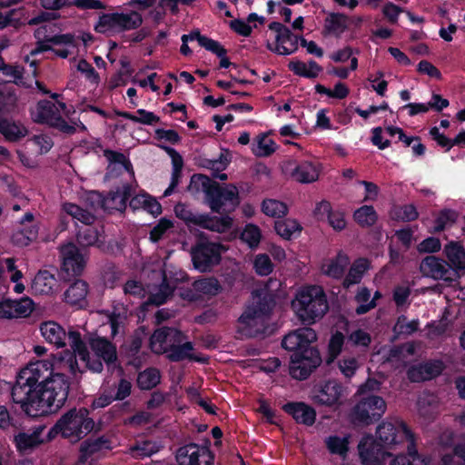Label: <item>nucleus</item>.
Masks as SVG:
<instances>
[{
    "instance_id": "obj_19",
    "label": "nucleus",
    "mask_w": 465,
    "mask_h": 465,
    "mask_svg": "<svg viewBox=\"0 0 465 465\" xmlns=\"http://www.w3.org/2000/svg\"><path fill=\"white\" fill-rule=\"evenodd\" d=\"M221 289V285L216 279L203 278L195 281L192 287L181 295L188 301H198L218 294Z\"/></svg>"
},
{
    "instance_id": "obj_64",
    "label": "nucleus",
    "mask_w": 465,
    "mask_h": 465,
    "mask_svg": "<svg viewBox=\"0 0 465 465\" xmlns=\"http://www.w3.org/2000/svg\"><path fill=\"white\" fill-rule=\"evenodd\" d=\"M403 12V9L396 5L392 2H387L381 9V13L387 21L392 25H396L399 20L400 15Z\"/></svg>"
},
{
    "instance_id": "obj_34",
    "label": "nucleus",
    "mask_w": 465,
    "mask_h": 465,
    "mask_svg": "<svg viewBox=\"0 0 465 465\" xmlns=\"http://www.w3.org/2000/svg\"><path fill=\"white\" fill-rule=\"evenodd\" d=\"M87 293V283L82 280H77L65 291L64 300L72 305L82 306L85 301Z\"/></svg>"
},
{
    "instance_id": "obj_48",
    "label": "nucleus",
    "mask_w": 465,
    "mask_h": 465,
    "mask_svg": "<svg viewBox=\"0 0 465 465\" xmlns=\"http://www.w3.org/2000/svg\"><path fill=\"white\" fill-rule=\"evenodd\" d=\"M324 27L329 34L340 35L347 28V18L341 14H332L326 18Z\"/></svg>"
},
{
    "instance_id": "obj_1",
    "label": "nucleus",
    "mask_w": 465,
    "mask_h": 465,
    "mask_svg": "<svg viewBox=\"0 0 465 465\" xmlns=\"http://www.w3.org/2000/svg\"><path fill=\"white\" fill-rule=\"evenodd\" d=\"M82 372L71 351H63L49 359L31 361L17 375L12 390L13 400L22 404L27 414L42 416L57 411L65 402L69 382L63 371Z\"/></svg>"
},
{
    "instance_id": "obj_4",
    "label": "nucleus",
    "mask_w": 465,
    "mask_h": 465,
    "mask_svg": "<svg viewBox=\"0 0 465 465\" xmlns=\"http://www.w3.org/2000/svg\"><path fill=\"white\" fill-rule=\"evenodd\" d=\"M292 309L302 322L308 325L315 323L329 310L323 289L319 285L300 288L292 301Z\"/></svg>"
},
{
    "instance_id": "obj_44",
    "label": "nucleus",
    "mask_w": 465,
    "mask_h": 465,
    "mask_svg": "<svg viewBox=\"0 0 465 465\" xmlns=\"http://www.w3.org/2000/svg\"><path fill=\"white\" fill-rule=\"evenodd\" d=\"M104 155L110 163L109 169L111 172L118 169L120 172L123 170L129 173L131 175L134 174L132 164L124 154L113 151H105Z\"/></svg>"
},
{
    "instance_id": "obj_52",
    "label": "nucleus",
    "mask_w": 465,
    "mask_h": 465,
    "mask_svg": "<svg viewBox=\"0 0 465 465\" xmlns=\"http://www.w3.org/2000/svg\"><path fill=\"white\" fill-rule=\"evenodd\" d=\"M354 220L361 226H371L377 220V214L372 206L363 205L353 214Z\"/></svg>"
},
{
    "instance_id": "obj_47",
    "label": "nucleus",
    "mask_w": 465,
    "mask_h": 465,
    "mask_svg": "<svg viewBox=\"0 0 465 465\" xmlns=\"http://www.w3.org/2000/svg\"><path fill=\"white\" fill-rule=\"evenodd\" d=\"M110 449V442L106 439H90L82 444L81 452L82 456L88 458V456L102 452L104 450H108Z\"/></svg>"
},
{
    "instance_id": "obj_13",
    "label": "nucleus",
    "mask_w": 465,
    "mask_h": 465,
    "mask_svg": "<svg viewBox=\"0 0 465 465\" xmlns=\"http://www.w3.org/2000/svg\"><path fill=\"white\" fill-rule=\"evenodd\" d=\"M348 396V390L336 380H328L317 384L313 390V401L328 407L341 406Z\"/></svg>"
},
{
    "instance_id": "obj_56",
    "label": "nucleus",
    "mask_w": 465,
    "mask_h": 465,
    "mask_svg": "<svg viewBox=\"0 0 465 465\" xmlns=\"http://www.w3.org/2000/svg\"><path fill=\"white\" fill-rule=\"evenodd\" d=\"M371 292L367 288H361L356 296L355 299L357 302L360 304L356 308V312L358 314H363L369 312L371 309L374 308L376 303L374 302V299L371 300Z\"/></svg>"
},
{
    "instance_id": "obj_12",
    "label": "nucleus",
    "mask_w": 465,
    "mask_h": 465,
    "mask_svg": "<svg viewBox=\"0 0 465 465\" xmlns=\"http://www.w3.org/2000/svg\"><path fill=\"white\" fill-rule=\"evenodd\" d=\"M379 440L388 448L398 450L414 438L412 432L401 420L383 422L377 429Z\"/></svg>"
},
{
    "instance_id": "obj_14",
    "label": "nucleus",
    "mask_w": 465,
    "mask_h": 465,
    "mask_svg": "<svg viewBox=\"0 0 465 465\" xmlns=\"http://www.w3.org/2000/svg\"><path fill=\"white\" fill-rule=\"evenodd\" d=\"M386 411V403L376 395L363 397L353 409V419L369 424L379 420Z\"/></svg>"
},
{
    "instance_id": "obj_2",
    "label": "nucleus",
    "mask_w": 465,
    "mask_h": 465,
    "mask_svg": "<svg viewBox=\"0 0 465 465\" xmlns=\"http://www.w3.org/2000/svg\"><path fill=\"white\" fill-rule=\"evenodd\" d=\"M316 340L315 331L309 327L300 328L283 338L282 347L293 351L291 356L290 374L294 379H306L321 364L320 353L312 346Z\"/></svg>"
},
{
    "instance_id": "obj_63",
    "label": "nucleus",
    "mask_w": 465,
    "mask_h": 465,
    "mask_svg": "<svg viewBox=\"0 0 465 465\" xmlns=\"http://www.w3.org/2000/svg\"><path fill=\"white\" fill-rule=\"evenodd\" d=\"M371 341V335L361 329L353 330L348 335V341L354 346L367 347Z\"/></svg>"
},
{
    "instance_id": "obj_35",
    "label": "nucleus",
    "mask_w": 465,
    "mask_h": 465,
    "mask_svg": "<svg viewBox=\"0 0 465 465\" xmlns=\"http://www.w3.org/2000/svg\"><path fill=\"white\" fill-rule=\"evenodd\" d=\"M130 206L134 210L143 209L154 216L162 213L161 204L154 198L146 193L134 196L130 200Z\"/></svg>"
},
{
    "instance_id": "obj_6",
    "label": "nucleus",
    "mask_w": 465,
    "mask_h": 465,
    "mask_svg": "<svg viewBox=\"0 0 465 465\" xmlns=\"http://www.w3.org/2000/svg\"><path fill=\"white\" fill-rule=\"evenodd\" d=\"M94 422L86 409H73L64 414L47 433V440L57 434L72 442H76L93 430Z\"/></svg>"
},
{
    "instance_id": "obj_49",
    "label": "nucleus",
    "mask_w": 465,
    "mask_h": 465,
    "mask_svg": "<svg viewBox=\"0 0 465 465\" xmlns=\"http://www.w3.org/2000/svg\"><path fill=\"white\" fill-rule=\"evenodd\" d=\"M160 379L159 371L154 368H149L139 373L137 383L142 390H150L160 382Z\"/></svg>"
},
{
    "instance_id": "obj_40",
    "label": "nucleus",
    "mask_w": 465,
    "mask_h": 465,
    "mask_svg": "<svg viewBox=\"0 0 465 465\" xmlns=\"http://www.w3.org/2000/svg\"><path fill=\"white\" fill-rule=\"evenodd\" d=\"M3 266L6 276L14 283V292L17 294L23 293L25 289V284L21 282L23 273L16 269L15 261L13 258H7L4 261Z\"/></svg>"
},
{
    "instance_id": "obj_43",
    "label": "nucleus",
    "mask_w": 465,
    "mask_h": 465,
    "mask_svg": "<svg viewBox=\"0 0 465 465\" xmlns=\"http://www.w3.org/2000/svg\"><path fill=\"white\" fill-rule=\"evenodd\" d=\"M63 211L70 215L73 219L81 222L83 224H91L94 221V214L93 213L87 210H84L74 203H64Z\"/></svg>"
},
{
    "instance_id": "obj_22",
    "label": "nucleus",
    "mask_w": 465,
    "mask_h": 465,
    "mask_svg": "<svg viewBox=\"0 0 465 465\" xmlns=\"http://www.w3.org/2000/svg\"><path fill=\"white\" fill-rule=\"evenodd\" d=\"M45 430V426H38L35 428L31 432H20L15 436L14 441L16 449L20 452H27L33 449L38 447L47 440V434L44 435Z\"/></svg>"
},
{
    "instance_id": "obj_62",
    "label": "nucleus",
    "mask_w": 465,
    "mask_h": 465,
    "mask_svg": "<svg viewBox=\"0 0 465 465\" xmlns=\"http://www.w3.org/2000/svg\"><path fill=\"white\" fill-rule=\"evenodd\" d=\"M173 226L171 220L162 218L158 223L152 229L150 232V239L152 242H158L163 236H164L168 231Z\"/></svg>"
},
{
    "instance_id": "obj_20",
    "label": "nucleus",
    "mask_w": 465,
    "mask_h": 465,
    "mask_svg": "<svg viewBox=\"0 0 465 465\" xmlns=\"http://www.w3.org/2000/svg\"><path fill=\"white\" fill-rule=\"evenodd\" d=\"M132 194V188L130 185H123L115 192L109 193L105 198L102 199L101 195L94 193L92 199L98 200L101 203L102 208L107 211H123L126 207V202Z\"/></svg>"
},
{
    "instance_id": "obj_42",
    "label": "nucleus",
    "mask_w": 465,
    "mask_h": 465,
    "mask_svg": "<svg viewBox=\"0 0 465 465\" xmlns=\"http://www.w3.org/2000/svg\"><path fill=\"white\" fill-rule=\"evenodd\" d=\"M369 269V262L366 259L361 258L356 260L351 265L348 275L344 279L343 284L349 287L352 284L360 282L364 272Z\"/></svg>"
},
{
    "instance_id": "obj_23",
    "label": "nucleus",
    "mask_w": 465,
    "mask_h": 465,
    "mask_svg": "<svg viewBox=\"0 0 465 465\" xmlns=\"http://www.w3.org/2000/svg\"><path fill=\"white\" fill-rule=\"evenodd\" d=\"M33 311V302L29 298L0 302V318L13 319L28 316Z\"/></svg>"
},
{
    "instance_id": "obj_30",
    "label": "nucleus",
    "mask_w": 465,
    "mask_h": 465,
    "mask_svg": "<svg viewBox=\"0 0 465 465\" xmlns=\"http://www.w3.org/2000/svg\"><path fill=\"white\" fill-rule=\"evenodd\" d=\"M283 410L291 414L297 422L305 425H312L316 418L315 411L302 402L285 404Z\"/></svg>"
},
{
    "instance_id": "obj_27",
    "label": "nucleus",
    "mask_w": 465,
    "mask_h": 465,
    "mask_svg": "<svg viewBox=\"0 0 465 465\" xmlns=\"http://www.w3.org/2000/svg\"><path fill=\"white\" fill-rule=\"evenodd\" d=\"M298 41V37L292 35L288 28L282 34L275 35V42L268 43L267 47L278 54L288 55L297 50Z\"/></svg>"
},
{
    "instance_id": "obj_55",
    "label": "nucleus",
    "mask_w": 465,
    "mask_h": 465,
    "mask_svg": "<svg viewBox=\"0 0 465 465\" xmlns=\"http://www.w3.org/2000/svg\"><path fill=\"white\" fill-rule=\"evenodd\" d=\"M174 212L177 217L184 221L188 225H198L203 214L193 213L185 204L179 203L175 205Z\"/></svg>"
},
{
    "instance_id": "obj_25",
    "label": "nucleus",
    "mask_w": 465,
    "mask_h": 465,
    "mask_svg": "<svg viewBox=\"0 0 465 465\" xmlns=\"http://www.w3.org/2000/svg\"><path fill=\"white\" fill-rule=\"evenodd\" d=\"M443 369V363L440 361H432L420 363L411 367L408 371V378L411 381L419 382L432 379L439 375Z\"/></svg>"
},
{
    "instance_id": "obj_11",
    "label": "nucleus",
    "mask_w": 465,
    "mask_h": 465,
    "mask_svg": "<svg viewBox=\"0 0 465 465\" xmlns=\"http://www.w3.org/2000/svg\"><path fill=\"white\" fill-rule=\"evenodd\" d=\"M227 248L220 243L201 242L191 250V256L195 269L202 272H209L221 261V254Z\"/></svg>"
},
{
    "instance_id": "obj_38",
    "label": "nucleus",
    "mask_w": 465,
    "mask_h": 465,
    "mask_svg": "<svg viewBox=\"0 0 465 465\" xmlns=\"http://www.w3.org/2000/svg\"><path fill=\"white\" fill-rule=\"evenodd\" d=\"M289 68L295 74L308 78H315L322 72V67L312 60L308 63L291 61L289 63Z\"/></svg>"
},
{
    "instance_id": "obj_39",
    "label": "nucleus",
    "mask_w": 465,
    "mask_h": 465,
    "mask_svg": "<svg viewBox=\"0 0 465 465\" xmlns=\"http://www.w3.org/2000/svg\"><path fill=\"white\" fill-rule=\"evenodd\" d=\"M0 133L10 141H16L27 134L26 128L15 122L5 119L0 120Z\"/></svg>"
},
{
    "instance_id": "obj_45",
    "label": "nucleus",
    "mask_w": 465,
    "mask_h": 465,
    "mask_svg": "<svg viewBox=\"0 0 465 465\" xmlns=\"http://www.w3.org/2000/svg\"><path fill=\"white\" fill-rule=\"evenodd\" d=\"M276 232L284 239H291L292 237L297 236L301 231L302 226L300 223L293 219H286L283 221H278L275 223Z\"/></svg>"
},
{
    "instance_id": "obj_54",
    "label": "nucleus",
    "mask_w": 465,
    "mask_h": 465,
    "mask_svg": "<svg viewBox=\"0 0 465 465\" xmlns=\"http://www.w3.org/2000/svg\"><path fill=\"white\" fill-rule=\"evenodd\" d=\"M338 369L341 374L347 378H351L360 368L361 364L356 357L344 356L337 362Z\"/></svg>"
},
{
    "instance_id": "obj_3",
    "label": "nucleus",
    "mask_w": 465,
    "mask_h": 465,
    "mask_svg": "<svg viewBox=\"0 0 465 465\" xmlns=\"http://www.w3.org/2000/svg\"><path fill=\"white\" fill-rule=\"evenodd\" d=\"M90 347L94 357L92 358L81 335L77 331L69 332V345L74 358L78 357L84 366L94 372L103 371V362L110 365L114 363L117 359L116 347L102 337H96L90 340Z\"/></svg>"
},
{
    "instance_id": "obj_37",
    "label": "nucleus",
    "mask_w": 465,
    "mask_h": 465,
    "mask_svg": "<svg viewBox=\"0 0 465 465\" xmlns=\"http://www.w3.org/2000/svg\"><path fill=\"white\" fill-rule=\"evenodd\" d=\"M276 150L274 141L265 134H259L252 144V152L258 157H267Z\"/></svg>"
},
{
    "instance_id": "obj_59",
    "label": "nucleus",
    "mask_w": 465,
    "mask_h": 465,
    "mask_svg": "<svg viewBox=\"0 0 465 465\" xmlns=\"http://www.w3.org/2000/svg\"><path fill=\"white\" fill-rule=\"evenodd\" d=\"M137 115L131 114L129 113H124L122 115L135 123H141L143 124H153L154 123L159 122V117L155 115L152 112H147L143 109H139L136 112Z\"/></svg>"
},
{
    "instance_id": "obj_21",
    "label": "nucleus",
    "mask_w": 465,
    "mask_h": 465,
    "mask_svg": "<svg viewBox=\"0 0 465 465\" xmlns=\"http://www.w3.org/2000/svg\"><path fill=\"white\" fill-rule=\"evenodd\" d=\"M359 453L363 465H382L385 453L372 437L362 438L359 444Z\"/></svg>"
},
{
    "instance_id": "obj_29",
    "label": "nucleus",
    "mask_w": 465,
    "mask_h": 465,
    "mask_svg": "<svg viewBox=\"0 0 465 465\" xmlns=\"http://www.w3.org/2000/svg\"><path fill=\"white\" fill-rule=\"evenodd\" d=\"M421 272L428 277L433 279L447 278L449 272V265L442 260L435 256L426 257L420 263Z\"/></svg>"
},
{
    "instance_id": "obj_7",
    "label": "nucleus",
    "mask_w": 465,
    "mask_h": 465,
    "mask_svg": "<svg viewBox=\"0 0 465 465\" xmlns=\"http://www.w3.org/2000/svg\"><path fill=\"white\" fill-rule=\"evenodd\" d=\"M192 182L210 188L207 192V201L212 211L216 213H231L240 203L239 192L235 185L226 184L223 187L212 185L211 180L202 174L193 175Z\"/></svg>"
},
{
    "instance_id": "obj_36",
    "label": "nucleus",
    "mask_w": 465,
    "mask_h": 465,
    "mask_svg": "<svg viewBox=\"0 0 465 465\" xmlns=\"http://www.w3.org/2000/svg\"><path fill=\"white\" fill-rule=\"evenodd\" d=\"M199 226L213 232H224L232 228V218L228 215L218 218L203 214Z\"/></svg>"
},
{
    "instance_id": "obj_5",
    "label": "nucleus",
    "mask_w": 465,
    "mask_h": 465,
    "mask_svg": "<svg viewBox=\"0 0 465 465\" xmlns=\"http://www.w3.org/2000/svg\"><path fill=\"white\" fill-rule=\"evenodd\" d=\"M72 112V108L63 102L41 100L31 109L30 114L35 123L55 127L65 134H73L77 128L85 130L82 123L66 121L70 118Z\"/></svg>"
},
{
    "instance_id": "obj_18",
    "label": "nucleus",
    "mask_w": 465,
    "mask_h": 465,
    "mask_svg": "<svg viewBox=\"0 0 465 465\" xmlns=\"http://www.w3.org/2000/svg\"><path fill=\"white\" fill-rule=\"evenodd\" d=\"M63 258V270L68 276H74L82 273L85 267L86 259L84 254L80 252L74 243L64 244L61 248Z\"/></svg>"
},
{
    "instance_id": "obj_33",
    "label": "nucleus",
    "mask_w": 465,
    "mask_h": 465,
    "mask_svg": "<svg viewBox=\"0 0 465 465\" xmlns=\"http://www.w3.org/2000/svg\"><path fill=\"white\" fill-rule=\"evenodd\" d=\"M417 409L420 416L423 418L424 420L429 421L434 419L438 413L437 398L429 393L421 394L418 399Z\"/></svg>"
},
{
    "instance_id": "obj_41",
    "label": "nucleus",
    "mask_w": 465,
    "mask_h": 465,
    "mask_svg": "<svg viewBox=\"0 0 465 465\" xmlns=\"http://www.w3.org/2000/svg\"><path fill=\"white\" fill-rule=\"evenodd\" d=\"M102 235L96 228L90 226V224H84L77 232V241L83 246H101L103 241Z\"/></svg>"
},
{
    "instance_id": "obj_51",
    "label": "nucleus",
    "mask_w": 465,
    "mask_h": 465,
    "mask_svg": "<svg viewBox=\"0 0 465 465\" xmlns=\"http://www.w3.org/2000/svg\"><path fill=\"white\" fill-rule=\"evenodd\" d=\"M262 210L264 214L271 217H282L287 213V205L278 200L267 199L262 202Z\"/></svg>"
},
{
    "instance_id": "obj_32",
    "label": "nucleus",
    "mask_w": 465,
    "mask_h": 465,
    "mask_svg": "<svg viewBox=\"0 0 465 465\" xmlns=\"http://www.w3.org/2000/svg\"><path fill=\"white\" fill-rule=\"evenodd\" d=\"M59 47L52 49L55 55L61 58H66L75 53L76 44L71 35H56L47 40Z\"/></svg>"
},
{
    "instance_id": "obj_8",
    "label": "nucleus",
    "mask_w": 465,
    "mask_h": 465,
    "mask_svg": "<svg viewBox=\"0 0 465 465\" xmlns=\"http://www.w3.org/2000/svg\"><path fill=\"white\" fill-rule=\"evenodd\" d=\"M143 24V16L136 11L104 13L99 15L94 30L112 36L125 31L134 30Z\"/></svg>"
},
{
    "instance_id": "obj_16",
    "label": "nucleus",
    "mask_w": 465,
    "mask_h": 465,
    "mask_svg": "<svg viewBox=\"0 0 465 465\" xmlns=\"http://www.w3.org/2000/svg\"><path fill=\"white\" fill-rule=\"evenodd\" d=\"M183 341V334L175 329H159L151 336L150 346L157 354H169L176 342Z\"/></svg>"
},
{
    "instance_id": "obj_50",
    "label": "nucleus",
    "mask_w": 465,
    "mask_h": 465,
    "mask_svg": "<svg viewBox=\"0 0 465 465\" xmlns=\"http://www.w3.org/2000/svg\"><path fill=\"white\" fill-rule=\"evenodd\" d=\"M445 253L449 261L456 268H465V251L457 243H450L445 247Z\"/></svg>"
},
{
    "instance_id": "obj_46",
    "label": "nucleus",
    "mask_w": 465,
    "mask_h": 465,
    "mask_svg": "<svg viewBox=\"0 0 465 465\" xmlns=\"http://www.w3.org/2000/svg\"><path fill=\"white\" fill-rule=\"evenodd\" d=\"M349 436L332 435L325 439V444L329 451L345 457L349 450Z\"/></svg>"
},
{
    "instance_id": "obj_31",
    "label": "nucleus",
    "mask_w": 465,
    "mask_h": 465,
    "mask_svg": "<svg viewBox=\"0 0 465 465\" xmlns=\"http://www.w3.org/2000/svg\"><path fill=\"white\" fill-rule=\"evenodd\" d=\"M349 262L347 255L339 253L335 258L325 261L322 265V271L330 277L341 278Z\"/></svg>"
},
{
    "instance_id": "obj_61",
    "label": "nucleus",
    "mask_w": 465,
    "mask_h": 465,
    "mask_svg": "<svg viewBox=\"0 0 465 465\" xmlns=\"http://www.w3.org/2000/svg\"><path fill=\"white\" fill-rule=\"evenodd\" d=\"M173 287L163 282L157 291L152 292L149 297V303L160 305L165 302L167 298L172 294Z\"/></svg>"
},
{
    "instance_id": "obj_28",
    "label": "nucleus",
    "mask_w": 465,
    "mask_h": 465,
    "mask_svg": "<svg viewBox=\"0 0 465 465\" xmlns=\"http://www.w3.org/2000/svg\"><path fill=\"white\" fill-rule=\"evenodd\" d=\"M31 288L35 294L49 295L58 289V282L54 274L40 271L34 278Z\"/></svg>"
},
{
    "instance_id": "obj_24",
    "label": "nucleus",
    "mask_w": 465,
    "mask_h": 465,
    "mask_svg": "<svg viewBox=\"0 0 465 465\" xmlns=\"http://www.w3.org/2000/svg\"><path fill=\"white\" fill-rule=\"evenodd\" d=\"M406 449L407 454L396 455L390 465H430V457L418 452L414 438L406 444Z\"/></svg>"
},
{
    "instance_id": "obj_15",
    "label": "nucleus",
    "mask_w": 465,
    "mask_h": 465,
    "mask_svg": "<svg viewBox=\"0 0 465 465\" xmlns=\"http://www.w3.org/2000/svg\"><path fill=\"white\" fill-rule=\"evenodd\" d=\"M213 460L209 448L193 443L181 447L176 453L179 465H213Z\"/></svg>"
},
{
    "instance_id": "obj_57",
    "label": "nucleus",
    "mask_w": 465,
    "mask_h": 465,
    "mask_svg": "<svg viewBox=\"0 0 465 465\" xmlns=\"http://www.w3.org/2000/svg\"><path fill=\"white\" fill-rule=\"evenodd\" d=\"M158 449L154 442L142 441L132 446L129 449V453L134 458H143L157 452Z\"/></svg>"
},
{
    "instance_id": "obj_26",
    "label": "nucleus",
    "mask_w": 465,
    "mask_h": 465,
    "mask_svg": "<svg viewBox=\"0 0 465 465\" xmlns=\"http://www.w3.org/2000/svg\"><path fill=\"white\" fill-rule=\"evenodd\" d=\"M40 331L42 337L49 343L54 344L57 348H62L65 345L66 337L69 338L68 332L55 322H45L40 325Z\"/></svg>"
},
{
    "instance_id": "obj_53",
    "label": "nucleus",
    "mask_w": 465,
    "mask_h": 465,
    "mask_svg": "<svg viewBox=\"0 0 465 465\" xmlns=\"http://www.w3.org/2000/svg\"><path fill=\"white\" fill-rule=\"evenodd\" d=\"M262 238L260 228L252 223L247 224L241 233L242 242L248 244L250 248H255L259 245Z\"/></svg>"
},
{
    "instance_id": "obj_58",
    "label": "nucleus",
    "mask_w": 465,
    "mask_h": 465,
    "mask_svg": "<svg viewBox=\"0 0 465 465\" xmlns=\"http://www.w3.org/2000/svg\"><path fill=\"white\" fill-rule=\"evenodd\" d=\"M193 344L189 341L183 342V340L179 343L176 342V346H173L171 352L168 354V358L172 361H181L185 358L193 357Z\"/></svg>"
},
{
    "instance_id": "obj_60",
    "label": "nucleus",
    "mask_w": 465,
    "mask_h": 465,
    "mask_svg": "<svg viewBox=\"0 0 465 465\" xmlns=\"http://www.w3.org/2000/svg\"><path fill=\"white\" fill-rule=\"evenodd\" d=\"M343 342L344 336L341 332L337 331L334 334H332L329 342V358L327 360L328 363L333 361L340 354L342 349Z\"/></svg>"
},
{
    "instance_id": "obj_10",
    "label": "nucleus",
    "mask_w": 465,
    "mask_h": 465,
    "mask_svg": "<svg viewBox=\"0 0 465 465\" xmlns=\"http://www.w3.org/2000/svg\"><path fill=\"white\" fill-rule=\"evenodd\" d=\"M271 310L270 302L261 297H255L252 304L239 319L241 331L246 335H253L260 331Z\"/></svg>"
},
{
    "instance_id": "obj_17",
    "label": "nucleus",
    "mask_w": 465,
    "mask_h": 465,
    "mask_svg": "<svg viewBox=\"0 0 465 465\" xmlns=\"http://www.w3.org/2000/svg\"><path fill=\"white\" fill-rule=\"evenodd\" d=\"M38 235V223L32 213L27 212L17 222L16 229L12 240L18 246H27L35 241Z\"/></svg>"
},
{
    "instance_id": "obj_9",
    "label": "nucleus",
    "mask_w": 465,
    "mask_h": 465,
    "mask_svg": "<svg viewBox=\"0 0 465 465\" xmlns=\"http://www.w3.org/2000/svg\"><path fill=\"white\" fill-rule=\"evenodd\" d=\"M281 168L286 177L300 183L316 182L322 170L321 163L316 160L289 159L282 162Z\"/></svg>"
}]
</instances>
